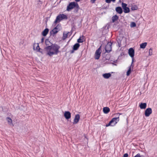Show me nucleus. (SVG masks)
<instances>
[{"label":"nucleus","instance_id":"1","mask_svg":"<svg viewBox=\"0 0 157 157\" xmlns=\"http://www.w3.org/2000/svg\"><path fill=\"white\" fill-rule=\"evenodd\" d=\"M60 47L56 44L52 45L49 46L44 48L46 55L50 57L52 56L53 55H56L59 52V49Z\"/></svg>","mask_w":157,"mask_h":157},{"label":"nucleus","instance_id":"2","mask_svg":"<svg viewBox=\"0 0 157 157\" xmlns=\"http://www.w3.org/2000/svg\"><path fill=\"white\" fill-rule=\"evenodd\" d=\"M67 18L66 15L63 14H60L56 17V20L54 22V23L56 24L57 23L59 22L62 20L64 19H67Z\"/></svg>","mask_w":157,"mask_h":157},{"label":"nucleus","instance_id":"3","mask_svg":"<svg viewBox=\"0 0 157 157\" xmlns=\"http://www.w3.org/2000/svg\"><path fill=\"white\" fill-rule=\"evenodd\" d=\"M127 4L124 2H122L121 4V6L124 12L125 13H129L130 11L129 8L127 7Z\"/></svg>","mask_w":157,"mask_h":157},{"label":"nucleus","instance_id":"4","mask_svg":"<svg viewBox=\"0 0 157 157\" xmlns=\"http://www.w3.org/2000/svg\"><path fill=\"white\" fill-rule=\"evenodd\" d=\"M77 5V3L73 2L70 3L67 7V10L68 11H70V10L73 9Z\"/></svg>","mask_w":157,"mask_h":157},{"label":"nucleus","instance_id":"5","mask_svg":"<svg viewBox=\"0 0 157 157\" xmlns=\"http://www.w3.org/2000/svg\"><path fill=\"white\" fill-rule=\"evenodd\" d=\"M101 53V46L100 47L96 50L95 56V58L96 59H99L100 54Z\"/></svg>","mask_w":157,"mask_h":157},{"label":"nucleus","instance_id":"6","mask_svg":"<svg viewBox=\"0 0 157 157\" xmlns=\"http://www.w3.org/2000/svg\"><path fill=\"white\" fill-rule=\"evenodd\" d=\"M112 44L111 42H109L106 45L105 47V50L106 52H110L112 49Z\"/></svg>","mask_w":157,"mask_h":157},{"label":"nucleus","instance_id":"7","mask_svg":"<svg viewBox=\"0 0 157 157\" xmlns=\"http://www.w3.org/2000/svg\"><path fill=\"white\" fill-rule=\"evenodd\" d=\"M119 116L116 118H113L110 121L111 122L112 126H114L115 125L117 122L119 121Z\"/></svg>","mask_w":157,"mask_h":157},{"label":"nucleus","instance_id":"8","mask_svg":"<svg viewBox=\"0 0 157 157\" xmlns=\"http://www.w3.org/2000/svg\"><path fill=\"white\" fill-rule=\"evenodd\" d=\"M152 111L151 108H148L145 110L144 113L145 115L147 117H149L152 113Z\"/></svg>","mask_w":157,"mask_h":157},{"label":"nucleus","instance_id":"9","mask_svg":"<svg viewBox=\"0 0 157 157\" xmlns=\"http://www.w3.org/2000/svg\"><path fill=\"white\" fill-rule=\"evenodd\" d=\"M60 29V26L59 25H57L52 30V33L53 34H55L59 31Z\"/></svg>","mask_w":157,"mask_h":157},{"label":"nucleus","instance_id":"10","mask_svg":"<svg viewBox=\"0 0 157 157\" xmlns=\"http://www.w3.org/2000/svg\"><path fill=\"white\" fill-rule=\"evenodd\" d=\"M80 115L78 114H76L75 116V118L74 119V121L73 122V124H77L79 121L80 119Z\"/></svg>","mask_w":157,"mask_h":157},{"label":"nucleus","instance_id":"11","mask_svg":"<svg viewBox=\"0 0 157 157\" xmlns=\"http://www.w3.org/2000/svg\"><path fill=\"white\" fill-rule=\"evenodd\" d=\"M128 53L131 58L134 57V50L132 48H130L128 50Z\"/></svg>","mask_w":157,"mask_h":157},{"label":"nucleus","instance_id":"12","mask_svg":"<svg viewBox=\"0 0 157 157\" xmlns=\"http://www.w3.org/2000/svg\"><path fill=\"white\" fill-rule=\"evenodd\" d=\"M64 116L66 119H68L71 117V113L69 111H65Z\"/></svg>","mask_w":157,"mask_h":157},{"label":"nucleus","instance_id":"13","mask_svg":"<svg viewBox=\"0 0 157 157\" xmlns=\"http://www.w3.org/2000/svg\"><path fill=\"white\" fill-rule=\"evenodd\" d=\"M33 49L37 52H40L38 43H34L33 45Z\"/></svg>","mask_w":157,"mask_h":157},{"label":"nucleus","instance_id":"14","mask_svg":"<svg viewBox=\"0 0 157 157\" xmlns=\"http://www.w3.org/2000/svg\"><path fill=\"white\" fill-rule=\"evenodd\" d=\"M116 11L118 13L121 14L123 12V10L121 7H117L115 8Z\"/></svg>","mask_w":157,"mask_h":157},{"label":"nucleus","instance_id":"15","mask_svg":"<svg viewBox=\"0 0 157 157\" xmlns=\"http://www.w3.org/2000/svg\"><path fill=\"white\" fill-rule=\"evenodd\" d=\"M111 76V74L106 73L102 75L103 77L105 79H108Z\"/></svg>","mask_w":157,"mask_h":157},{"label":"nucleus","instance_id":"16","mask_svg":"<svg viewBox=\"0 0 157 157\" xmlns=\"http://www.w3.org/2000/svg\"><path fill=\"white\" fill-rule=\"evenodd\" d=\"M140 108L141 109H145L147 106L146 103H141L139 105Z\"/></svg>","mask_w":157,"mask_h":157},{"label":"nucleus","instance_id":"17","mask_svg":"<svg viewBox=\"0 0 157 157\" xmlns=\"http://www.w3.org/2000/svg\"><path fill=\"white\" fill-rule=\"evenodd\" d=\"M109 109L108 107H105L103 108V111L105 113H108L109 111Z\"/></svg>","mask_w":157,"mask_h":157},{"label":"nucleus","instance_id":"18","mask_svg":"<svg viewBox=\"0 0 157 157\" xmlns=\"http://www.w3.org/2000/svg\"><path fill=\"white\" fill-rule=\"evenodd\" d=\"M131 9L132 10H136L138 9L137 6L135 5H131Z\"/></svg>","mask_w":157,"mask_h":157},{"label":"nucleus","instance_id":"19","mask_svg":"<svg viewBox=\"0 0 157 157\" xmlns=\"http://www.w3.org/2000/svg\"><path fill=\"white\" fill-rule=\"evenodd\" d=\"M48 29H46L42 32V34L44 36H45L48 34Z\"/></svg>","mask_w":157,"mask_h":157},{"label":"nucleus","instance_id":"20","mask_svg":"<svg viewBox=\"0 0 157 157\" xmlns=\"http://www.w3.org/2000/svg\"><path fill=\"white\" fill-rule=\"evenodd\" d=\"M69 33H67V32H64L63 33V40H65L67 37L68 34Z\"/></svg>","mask_w":157,"mask_h":157},{"label":"nucleus","instance_id":"21","mask_svg":"<svg viewBox=\"0 0 157 157\" xmlns=\"http://www.w3.org/2000/svg\"><path fill=\"white\" fill-rule=\"evenodd\" d=\"M118 18V17L116 15L113 16L112 18V22H114L115 21L117 20Z\"/></svg>","mask_w":157,"mask_h":157},{"label":"nucleus","instance_id":"22","mask_svg":"<svg viewBox=\"0 0 157 157\" xmlns=\"http://www.w3.org/2000/svg\"><path fill=\"white\" fill-rule=\"evenodd\" d=\"M147 43L144 42L141 44H140V48H141L144 49L147 46Z\"/></svg>","mask_w":157,"mask_h":157},{"label":"nucleus","instance_id":"23","mask_svg":"<svg viewBox=\"0 0 157 157\" xmlns=\"http://www.w3.org/2000/svg\"><path fill=\"white\" fill-rule=\"evenodd\" d=\"M80 45L78 43H76L73 46V49L74 50H77L79 47Z\"/></svg>","mask_w":157,"mask_h":157},{"label":"nucleus","instance_id":"24","mask_svg":"<svg viewBox=\"0 0 157 157\" xmlns=\"http://www.w3.org/2000/svg\"><path fill=\"white\" fill-rule=\"evenodd\" d=\"M84 40V37L83 36H81L78 40L77 41L78 43H82Z\"/></svg>","mask_w":157,"mask_h":157},{"label":"nucleus","instance_id":"25","mask_svg":"<svg viewBox=\"0 0 157 157\" xmlns=\"http://www.w3.org/2000/svg\"><path fill=\"white\" fill-rule=\"evenodd\" d=\"M6 120L7 121L8 123L10 125H13L12 121V119L9 117H7L6 118Z\"/></svg>","mask_w":157,"mask_h":157},{"label":"nucleus","instance_id":"26","mask_svg":"<svg viewBox=\"0 0 157 157\" xmlns=\"http://www.w3.org/2000/svg\"><path fill=\"white\" fill-rule=\"evenodd\" d=\"M149 55L150 56H151L153 54V49L152 48H151L149 50Z\"/></svg>","mask_w":157,"mask_h":157},{"label":"nucleus","instance_id":"27","mask_svg":"<svg viewBox=\"0 0 157 157\" xmlns=\"http://www.w3.org/2000/svg\"><path fill=\"white\" fill-rule=\"evenodd\" d=\"M131 66L129 67V69L127 72V76H129L131 72Z\"/></svg>","mask_w":157,"mask_h":157},{"label":"nucleus","instance_id":"28","mask_svg":"<svg viewBox=\"0 0 157 157\" xmlns=\"http://www.w3.org/2000/svg\"><path fill=\"white\" fill-rule=\"evenodd\" d=\"M136 25V24L134 22H132L130 25V27L132 28L135 27Z\"/></svg>","mask_w":157,"mask_h":157},{"label":"nucleus","instance_id":"29","mask_svg":"<svg viewBox=\"0 0 157 157\" xmlns=\"http://www.w3.org/2000/svg\"><path fill=\"white\" fill-rule=\"evenodd\" d=\"M134 157H142L141 155H140V154H138L136 156Z\"/></svg>","mask_w":157,"mask_h":157},{"label":"nucleus","instance_id":"30","mask_svg":"<svg viewBox=\"0 0 157 157\" xmlns=\"http://www.w3.org/2000/svg\"><path fill=\"white\" fill-rule=\"evenodd\" d=\"M112 124H111V122L110 121L108 124H107L106 125V127H108V126H112Z\"/></svg>","mask_w":157,"mask_h":157},{"label":"nucleus","instance_id":"31","mask_svg":"<svg viewBox=\"0 0 157 157\" xmlns=\"http://www.w3.org/2000/svg\"><path fill=\"white\" fill-rule=\"evenodd\" d=\"M105 2L106 3H109L111 2V1H112L111 0H105Z\"/></svg>","mask_w":157,"mask_h":157},{"label":"nucleus","instance_id":"32","mask_svg":"<svg viewBox=\"0 0 157 157\" xmlns=\"http://www.w3.org/2000/svg\"><path fill=\"white\" fill-rule=\"evenodd\" d=\"M128 155L127 153L124 154L123 157H128Z\"/></svg>","mask_w":157,"mask_h":157},{"label":"nucleus","instance_id":"33","mask_svg":"<svg viewBox=\"0 0 157 157\" xmlns=\"http://www.w3.org/2000/svg\"><path fill=\"white\" fill-rule=\"evenodd\" d=\"M96 0H91V2L92 3H94Z\"/></svg>","mask_w":157,"mask_h":157},{"label":"nucleus","instance_id":"34","mask_svg":"<svg viewBox=\"0 0 157 157\" xmlns=\"http://www.w3.org/2000/svg\"><path fill=\"white\" fill-rule=\"evenodd\" d=\"M132 58V64L134 62V59H133V57Z\"/></svg>","mask_w":157,"mask_h":157},{"label":"nucleus","instance_id":"35","mask_svg":"<svg viewBox=\"0 0 157 157\" xmlns=\"http://www.w3.org/2000/svg\"><path fill=\"white\" fill-rule=\"evenodd\" d=\"M48 42H49V41H45V43L46 44H47V43Z\"/></svg>","mask_w":157,"mask_h":157},{"label":"nucleus","instance_id":"36","mask_svg":"<svg viewBox=\"0 0 157 157\" xmlns=\"http://www.w3.org/2000/svg\"><path fill=\"white\" fill-rule=\"evenodd\" d=\"M112 0V1L113 2H114L116 1V0Z\"/></svg>","mask_w":157,"mask_h":157},{"label":"nucleus","instance_id":"37","mask_svg":"<svg viewBox=\"0 0 157 157\" xmlns=\"http://www.w3.org/2000/svg\"><path fill=\"white\" fill-rule=\"evenodd\" d=\"M76 2H79L80 1V0H75Z\"/></svg>","mask_w":157,"mask_h":157},{"label":"nucleus","instance_id":"38","mask_svg":"<svg viewBox=\"0 0 157 157\" xmlns=\"http://www.w3.org/2000/svg\"><path fill=\"white\" fill-rule=\"evenodd\" d=\"M41 41H42V42L43 41H44V39L43 38H42V39Z\"/></svg>","mask_w":157,"mask_h":157},{"label":"nucleus","instance_id":"39","mask_svg":"<svg viewBox=\"0 0 157 157\" xmlns=\"http://www.w3.org/2000/svg\"><path fill=\"white\" fill-rule=\"evenodd\" d=\"M119 114L120 115V114H120V113H117V114H116V115H118Z\"/></svg>","mask_w":157,"mask_h":157}]
</instances>
